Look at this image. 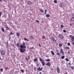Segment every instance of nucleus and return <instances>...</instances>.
<instances>
[{"mask_svg":"<svg viewBox=\"0 0 74 74\" xmlns=\"http://www.w3.org/2000/svg\"><path fill=\"white\" fill-rule=\"evenodd\" d=\"M20 47L21 48L20 50V52H21V53H24L25 52H26V49H22L23 48H26L25 43H23L22 45H21L20 46Z\"/></svg>","mask_w":74,"mask_h":74,"instance_id":"1","label":"nucleus"},{"mask_svg":"<svg viewBox=\"0 0 74 74\" xmlns=\"http://www.w3.org/2000/svg\"><path fill=\"white\" fill-rule=\"evenodd\" d=\"M58 37L60 39H62V40H63V39H64V36H63L62 35L59 34L58 35Z\"/></svg>","mask_w":74,"mask_h":74,"instance_id":"2","label":"nucleus"},{"mask_svg":"<svg viewBox=\"0 0 74 74\" xmlns=\"http://www.w3.org/2000/svg\"><path fill=\"white\" fill-rule=\"evenodd\" d=\"M1 54V55H5V51L4 50H1L0 51Z\"/></svg>","mask_w":74,"mask_h":74,"instance_id":"3","label":"nucleus"},{"mask_svg":"<svg viewBox=\"0 0 74 74\" xmlns=\"http://www.w3.org/2000/svg\"><path fill=\"white\" fill-rule=\"evenodd\" d=\"M69 37L71 38V40L72 41H74V36L72 35H70L69 36Z\"/></svg>","mask_w":74,"mask_h":74,"instance_id":"4","label":"nucleus"},{"mask_svg":"<svg viewBox=\"0 0 74 74\" xmlns=\"http://www.w3.org/2000/svg\"><path fill=\"white\" fill-rule=\"evenodd\" d=\"M60 53H62L63 55H64V52H63V49H60Z\"/></svg>","mask_w":74,"mask_h":74,"instance_id":"5","label":"nucleus"},{"mask_svg":"<svg viewBox=\"0 0 74 74\" xmlns=\"http://www.w3.org/2000/svg\"><path fill=\"white\" fill-rule=\"evenodd\" d=\"M42 68H40V67H39L37 69V70H39V71H42Z\"/></svg>","mask_w":74,"mask_h":74,"instance_id":"6","label":"nucleus"},{"mask_svg":"<svg viewBox=\"0 0 74 74\" xmlns=\"http://www.w3.org/2000/svg\"><path fill=\"white\" fill-rule=\"evenodd\" d=\"M57 72L58 73H60V69H59V68L57 67Z\"/></svg>","mask_w":74,"mask_h":74,"instance_id":"7","label":"nucleus"},{"mask_svg":"<svg viewBox=\"0 0 74 74\" xmlns=\"http://www.w3.org/2000/svg\"><path fill=\"white\" fill-rule=\"evenodd\" d=\"M70 22H74V17H73L71 18L70 20Z\"/></svg>","mask_w":74,"mask_h":74,"instance_id":"8","label":"nucleus"},{"mask_svg":"<svg viewBox=\"0 0 74 74\" xmlns=\"http://www.w3.org/2000/svg\"><path fill=\"white\" fill-rule=\"evenodd\" d=\"M46 65L47 66H51V63L48 62L46 64Z\"/></svg>","mask_w":74,"mask_h":74,"instance_id":"9","label":"nucleus"},{"mask_svg":"<svg viewBox=\"0 0 74 74\" xmlns=\"http://www.w3.org/2000/svg\"><path fill=\"white\" fill-rule=\"evenodd\" d=\"M60 7H63V6H64V3H60Z\"/></svg>","mask_w":74,"mask_h":74,"instance_id":"10","label":"nucleus"},{"mask_svg":"<svg viewBox=\"0 0 74 74\" xmlns=\"http://www.w3.org/2000/svg\"><path fill=\"white\" fill-rule=\"evenodd\" d=\"M15 45L17 47H19V44L18 42L16 44L15 43Z\"/></svg>","mask_w":74,"mask_h":74,"instance_id":"11","label":"nucleus"},{"mask_svg":"<svg viewBox=\"0 0 74 74\" xmlns=\"http://www.w3.org/2000/svg\"><path fill=\"white\" fill-rule=\"evenodd\" d=\"M32 3V2L30 1H28L27 2V4L28 5H31V4Z\"/></svg>","mask_w":74,"mask_h":74,"instance_id":"12","label":"nucleus"},{"mask_svg":"<svg viewBox=\"0 0 74 74\" xmlns=\"http://www.w3.org/2000/svg\"><path fill=\"white\" fill-rule=\"evenodd\" d=\"M69 67L71 68L72 70H74V66H69Z\"/></svg>","mask_w":74,"mask_h":74,"instance_id":"13","label":"nucleus"},{"mask_svg":"<svg viewBox=\"0 0 74 74\" xmlns=\"http://www.w3.org/2000/svg\"><path fill=\"white\" fill-rule=\"evenodd\" d=\"M40 11L41 12H42V13H43L44 12V10L42 9H39Z\"/></svg>","mask_w":74,"mask_h":74,"instance_id":"14","label":"nucleus"},{"mask_svg":"<svg viewBox=\"0 0 74 74\" xmlns=\"http://www.w3.org/2000/svg\"><path fill=\"white\" fill-rule=\"evenodd\" d=\"M51 52L52 55H55V53L53 52V51H51Z\"/></svg>","mask_w":74,"mask_h":74,"instance_id":"15","label":"nucleus"},{"mask_svg":"<svg viewBox=\"0 0 74 74\" xmlns=\"http://www.w3.org/2000/svg\"><path fill=\"white\" fill-rule=\"evenodd\" d=\"M46 17H48L49 18V17H50V15L49 14H47L46 15Z\"/></svg>","mask_w":74,"mask_h":74,"instance_id":"16","label":"nucleus"},{"mask_svg":"<svg viewBox=\"0 0 74 74\" xmlns=\"http://www.w3.org/2000/svg\"><path fill=\"white\" fill-rule=\"evenodd\" d=\"M41 63L42 64V66H44V65L45 64V63H44V62L43 61H42L41 62Z\"/></svg>","mask_w":74,"mask_h":74,"instance_id":"17","label":"nucleus"},{"mask_svg":"<svg viewBox=\"0 0 74 74\" xmlns=\"http://www.w3.org/2000/svg\"><path fill=\"white\" fill-rule=\"evenodd\" d=\"M1 30L3 32H4V29L3 27H2Z\"/></svg>","mask_w":74,"mask_h":74,"instance_id":"18","label":"nucleus"},{"mask_svg":"<svg viewBox=\"0 0 74 74\" xmlns=\"http://www.w3.org/2000/svg\"><path fill=\"white\" fill-rule=\"evenodd\" d=\"M65 49H70V47H65Z\"/></svg>","mask_w":74,"mask_h":74,"instance_id":"19","label":"nucleus"},{"mask_svg":"<svg viewBox=\"0 0 74 74\" xmlns=\"http://www.w3.org/2000/svg\"><path fill=\"white\" fill-rule=\"evenodd\" d=\"M39 60H40V62H42V58H41L39 57Z\"/></svg>","mask_w":74,"mask_h":74,"instance_id":"20","label":"nucleus"},{"mask_svg":"<svg viewBox=\"0 0 74 74\" xmlns=\"http://www.w3.org/2000/svg\"><path fill=\"white\" fill-rule=\"evenodd\" d=\"M59 46L60 47H61L62 46V44L61 43H59Z\"/></svg>","mask_w":74,"mask_h":74,"instance_id":"21","label":"nucleus"},{"mask_svg":"<svg viewBox=\"0 0 74 74\" xmlns=\"http://www.w3.org/2000/svg\"><path fill=\"white\" fill-rule=\"evenodd\" d=\"M24 40H25V41H29V40L27 39L26 38H24Z\"/></svg>","mask_w":74,"mask_h":74,"instance_id":"22","label":"nucleus"},{"mask_svg":"<svg viewBox=\"0 0 74 74\" xmlns=\"http://www.w3.org/2000/svg\"><path fill=\"white\" fill-rule=\"evenodd\" d=\"M21 72H22V73H25V70L21 69Z\"/></svg>","mask_w":74,"mask_h":74,"instance_id":"23","label":"nucleus"},{"mask_svg":"<svg viewBox=\"0 0 74 74\" xmlns=\"http://www.w3.org/2000/svg\"><path fill=\"white\" fill-rule=\"evenodd\" d=\"M53 40L54 41H55V42H56V40L55 39L53 38Z\"/></svg>","mask_w":74,"mask_h":74,"instance_id":"24","label":"nucleus"},{"mask_svg":"<svg viewBox=\"0 0 74 74\" xmlns=\"http://www.w3.org/2000/svg\"><path fill=\"white\" fill-rule=\"evenodd\" d=\"M30 37L31 40H32L33 38V36H30Z\"/></svg>","mask_w":74,"mask_h":74,"instance_id":"25","label":"nucleus"},{"mask_svg":"<svg viewBox=\"0 0 74 74\" xmlns=\"http://www.w3.org/2000/svg\"><path fill=\"white\" fill-rule=\"evenodd\" d=\"M65 58V57H64V56H63L61 57V59H64Z\"/></svg>","mask_w":74,"mask_h":74,"instance_id":"26","label":"nucleus"},{"mask_svg":"<svg viewBox=\"0 0 74 74\" xmlns=\"http://www.w3.org/2000/svg\"><path fill=\"white\" fill-rule=\"evenodd\" d=\"M65 60H66V61H67V62H69V60L67 58H66L65 59Z\"/></svg>","mask_w":74,"mask_h":74,"instance_id":"27","label":"nucleus"},{"mask_svg":"<svg viewBox=\"0 0 74 74\" xmlns=\"http://www.w3.org/2000/svg\"><path fill=\"white\" fill-rule=\"evenodd\" d=\"M6 29L7 30H10V28H9V27H6Z\"/></svg>","mask_w":74,"mask_h":74,"instance_id":"28","label":"nucleus"},{"mask_svg":"<svg viewBox=\"0 0 74 74\" xmlns=\"http://www.w3.org/2000/svg\"><path fill=\"white\" fill-rule=\"evenodd\" d=\"M45 15L47 14V10H45Z\"/></svg>","mask_w":74,"mask_h":74,"instance_id":"29","label":"nucleus"},{"mask_svg":"<svg viewBox=\"0 0 74 74\" xmlns=\"http://www.w3.org/2000/svg\"><path fill=\"white\" fill-rule=\"evenodd\" d=\"M2 11L0 12V17H1V14H2Z\"/></svg>","mask_w":74,"mask_h":74,"instance_id":"30","label":"nucleus"},{"mask_svg":"<svg viewBox=\"0 0 74 74\" xmlns=\"http://www.w3.org/2000/svg\"><path fill=\"white\" fill-rule=\"evenodd\" d=\"M25 59L27 61V62H28V61H29V60H28V59H27V57H25Z\"/></svg>","mask_w":74,"mask_h":74,"instance_id":"31","label":"nucleus"},{"mask_svg":"<svg viewBox=\"0 0 74 74\" xmlns=\"http://www.w3.org/2000/svg\"><path fill=\"white\" fill-rule=\"evenodd\" d=\"M46 61L47 62H49V61H50V59H48L46 60Z\"/></svg>","mask_w":74,"mask_h":74,"instance_id":"32","label":"nucleus"},{"mask_svg":"<svg viewBox=\"0 0 74 74\" xmlns=\"http://www.w3.org/2000/svg\"><path fill=\"white\" fill-rule=\"evenodd\" d=\"M54 3H57V1L56 0H55L54 1Z\"/></svg>","mask_w":74,"mask_h":74,"instance_id":"33","label":"nucleus"},{"mask_svg":"<svg viewBox=\"0 0 74 74\" xmlns=\"http://www.w3.org/2000/svg\"><path fill=\"white\" fill-rule=\"evenodd\" d=\"M60 26H61V28H62V27H64V26L62 25H61Z\"/></svg>","mask_w":74,"mask_h":74,"instance_id":"34","label":"nucleus"},{"mask_svg":"<svg viewBox=\"0 0 74 74\" xmlns=\"http://www.w3.org/2000/svg\"><path fill=\"white\" fill-rule=\"evenodd\" d=\"M67 45L68 46H70V42L68 43Z\"/></svg>","mask_w":74,"mask_h":74,"instance_id":"35","label":"nucleus"},{"mask_svg":"<svg viewBox=\"0 0 74 74\" xmlns=\"http://www.w3.org/2000/svg\"><path fill=\"white\" fill-rule=\"evenodd\" d=\"M5 69L6 70H8V67H5Z\"/></svg>","mask_w":74,"mask_h":74,"instance_id":"36","label":"nucleus"},{"mask_svg":"<svg viewBox=\"0 0 74 74\" xmlns=\"http://www.w3.org/2000/svg\"><path fill=\"white\" fill-rule=\"evenodd\" d=\"M30 55H29L28 56V59L29 60H30Z\"/></svg>","mask_w":74,"mask_h":74,"instance_id":"37","label":"nucleus"},{"mask_svg":"<svg viewBox=\"0 0 74 74\" xmlns=\"http://www.w3.org/2000/svg\"><path fill=\"white\" fill-rule=\"evenodd\" d=\"M64 33H66V31L64 29L63 30Z\"/></svg>","mask_w":74,"mask_h":74,"instance_id":"38","label":"nucleus"},{"mask_svg":"<svg viewBox=\"0 0 74 74\" xmlns=\"http://www.w3.org/2000/svg\"><path fill=\"white\" fill-rule=\"evenodd\" d=\"M34 62H37V59H35L34 60Z\"/></svg>","mask_w":74,"mask_h":74,"instance_id":"39","label":"nucleus"},{"mask_svg":"<svg viewBox=\"0 0 74 74\" xmlns=\"http://www.w3.org/2000/svg\"><path fill=\"white\" fill-rule=\"evenodd\" d=\"M57 55H58V56H60V53H57Z\"/></svg>","mask_w":74,"mask_h":74,"instance_id":"40","label":"nucleus"},{"mask_svg":"<svg viewBox=\"0 0 74 74\" xmlns=\"http://www.w3.org/2000/svg\"><path fill=\"white\" fill-rule=\"evenodd\" d=\"M30 49H34V47H31V48H30Z\"/></svg>","mask_w":74,"mask_h":74,"instance_id":"41","label":"nucleus"},{"mask_svg":"<svg viewBox=\"0 0 74 74\" xmlns=\"http://www.w3.org/2000/svg\"><path fill=\"white\" fill-rule=\"evenodd\" d=\"M3 70L2 69H1V72H3Z\"/></svg>","mask_w":74,"mask_h":74,"instance_id":"42","label":"nucleus"},{"mask_svg":"<svg viewBox=\"0 0 74 74\" xmlns=\"http://www.w3.org/2000/svg\"><path fill=\"white\" fill-rule=\"evenodd\" d=\"M16 35H17V36H19V34L18 33H17Z\"/></svg>","mask_w":74,"mask_h":74,"instance_id":"43","label":"nucleus"},{"mask_svg":"<svg viewBox=\"0 0 74 74\" xmlns=\"http://www.w3.org/2000/svg\"><path fill=\"white\" fill-rule=\"evenodd\" d=\"M10 34H11V35H13V34H12V32H10Z\"/></svg>","mask_w":74,"mask_h":74,"instance_id":"44","label":"nucleus"},{"mask_svg":"<svg viewBox=\"0 0 74 74\" xmlns=\"http://www.w3.org/2000/svg\"><path fill=\"white\" fill-rule=\"evenodd\" d=\"M42 38H43V39H44V38H45V36H42Z\"/></svg>","mask_w":74,"mask_h":74,"instance_id":"45","label":"nucleus"},{"mask_svg":"<svg viewBox=\"0 0 74 74\" xmlns=\"http://www.w3.org/2000/svg\"><path fill=\"white\" fill-rule=\"evenodd\" d=\"M38 45L40 47H41V45H40V44H38Z\"/></svg>","mask_w":74,"mask_h":74,"instance_id":"46","label":"nucleus"},{"mask_svg":"<svg viewBox=\"0 0 74 74\" xmlns=\"http://www.w3.org/2000/svg\"><path fill=\"white\" fill-rule=\"evenodd\" d=\"M15 73H16H16H18V71H15Z\"/></svg>","mask_w":74,"mask_h":74,"instance_id":"47","label":"nucleus"},{"mask_svg":"<svg viewBox=\"0 0 74 74\" xmlns=\"http://www.w3.org/2000/svg\"><path fill=\"white\" fill-rule=\"evenodd\" d=\"M36 22H40V21H36Z\"/></svg>","mask_w":74,"mask_h":74,"instance_id":"48","label":"nucleus"},{"mask_svg":"<svg viewBox=\"0 0 74 74\" xmlns=\"http://www.w3.org/2000/svg\"><path fill=\"white\" fill-rule=\"evenodd\" d=\"M0 60H3V59H1V57H0Z\"/></svg>","mask_w":74,"mask_h":74,"instance_id":"49","label":"nucleus"},{"mask_svg":"<svg viewBox=\"0 0 74 74\" xmlns=\"http://www.w3.org/2000/svg\"><path fill=\"white\" fill-rule=\"evenodd\" d=\"M65 74H68V73H67V72H66L65 73H64Z\"/></svg>","mask_w":74,"mask_h":74,"instance_id":"50","label":"nucleus"},{"mask_svg":"<svg viewBox=\"0 0 74 74\" xmlns=\"http://www.w3.org/2000/svg\"><path fill=\"white\" fill-rule=\"evenodd\" d=\"M71 62H69V65H70V64H71Z\"/></svg>","mask_w":74,"mask_h":74,"instance_id":"51","label":"nucleus"},{"mask_svg":"<svg viewBox=\"0 0 74 74\" xmlns=\"http://www.w3.org/2000/svg\"><path fill=\"white\" fill-rule=\"evenodd\" d=\"M70 26H72V24H71V23H70Z\"/></svg>","mask_w":74,"mask_h":74,"instance_id":"52","label":"nucleus"},{"mask_svg":"<svg viewBox=\"0 0 74 74\" xmlns=\"http://www.w3.org/2000/svg\"><path fill=\"white\" fill-rule=\"evenodd\" d=\"M18 60H17L16 61V62H17V63H18Z\"/></svg>","mask_w":74,"mask_h":74,"instance_id":"53","label":"nucleus"},{"mask_svg":"<svg viewBox=\"0 0 74 74\" xmlns=\"http://www.w3.org/2000/svg\"><path fill=\"white\" fill-rule=\"evenodd\" d=\"M68 53H69V54H70V51H68Z\"/></svg>","mask_w":74,"mask_h":74,"instance_id":"54","label":"nucleus"},{"mask_svg":"<svg viewBox=\"0 0 74 74\" xmlns=\"http://www.w3.org/2000/svg\"><path fill=\"white\" fill-rule=\"evenodd\" d=\"M73 25H74V22H73Z\"/></svg>","mask_w":74,"mask_h":74,"instance_id":"55","label":"nucleus"},{"mask_svg":"<svg viewBox=\"0 0 74 74\" xmlns=\"http://www.w3.org/2000/svg\"><path fill=\"white\" fill-rule=\"evenodd\" d=\"M42 73L41 72H40V73H39V74H41Z\"/></svg>","mask_w":74,"mask_h":74,"instance_id":"56","label":"nucleus"},{"mask_svg":"<svg viewBox=\"0 0 74 74\" xmlns=\"http://www.w3.org/2000/svg\"><path fill=\"white\" fill-rule=\"evenodd\" d=\"M72 43V44L73 45H74V42H73Z\"/></svg>","mask_w":74,"mask_h":74,"instance_id":"57","label":"nucleus"},{"mask_svg":"<svg viewBox=\"0 0 74 74\" xmlns=\"http://www.w3.org/2000/svg\"><path fill=\"white\" fill-rule=\"evenodd\" d=\"M0 1H2V0H0Z\"/></svg>","mask_w":74,"mask_h":74,"instance_id":"58","label":"nucleus"},{"mask_svg":"<svg viewBox=\"0 0 74 74\" xmlns=\"http://www.w3.org/2000/svg\"><path fill=\"white\" fill-rule=\"evenodd\" d=\"M56 52H58V50H56Z\"/></svg>","mask_w":74,"mask_h":74,"instance_id":"59","label":"nucleus"},{"mask_svg":"<svg viewBox=\"0 0 74 74\" xmlns=\"http://www.w3.org/2000/svg\"><path fill=\"white\" fill-rule=\"evenodd\" d=\"M19 66H20V64H18Z\"/></svg>","mask_w":74,"mask_h":74,"instance_id":"60","label":"nucleus"},{"mask_svg":"<svg viewBox=\"0 0 74 74\" xmlns=\"http://www.w3.org/2000/svg\"><path fill=\"white\" fill-rule=\"evenodd\" d=\"M47 57H48V56H47Z\"/></svg>","mask_w":74,"mask_h":74,"instance_id":"61","label":"nucleus"}]
</instances>
